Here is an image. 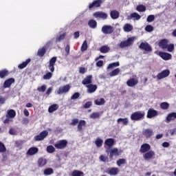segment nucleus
<instances>
[{"label": "nucleus", "instance_id": "f257e3e1", "mask_svg": "<svg viewBox=\"0 0 176 176\" xmlns=\"http://www.w3.org/2000/svg\"><path fill=\"white\" fill-rule=\"evenodd\" d=\"M134 41H135V37H129L127 40L121 41L119 44V46L121 49H124V47H129V46H131L133 43H134Z\"/></svg>", "mask_w": 176, "mask_h": 176}, {"label": "nucleus", "instance_id": "f03ea898", "mask_svg": "<svg viewBox=\"0 0 176 176\" xmlns=\"http://www.w3.org/2000/svg\"><path fill=\"white\" fill-rule=\"evenodd\" d=\"M145 117V112L144 111H135L131 115V120L138 121L142 120Z\"/></svg>", "mask_w": 176, "mask_h": 176}, {"label": "nucleus", "instance_id": "7ed1b4c3", "mask_svg": "<svg viewBox=\"0 0 176 176\" xmlns=\"http://www.w3.org/2000/svg\"><path fill=\"white\" fill-rule=\"evenodd\" d=\"M71 89V86L69 85H66L64 86H60L58 89L55 91V94H66L68 93Z\"/></svg>", "mask_w": 176, "mask_h": 176}, {"label": "nucleus", "instance_id": "20e7f679", "mask_svg": "<svg viewBox=\"0 0 176 176\" xmlns=\"http://www.w3.org/2000/svg\"><path fill=\"white\" fill-rule=\"evenodd\" d=\"M49 134L47 131H43L38 135H36L34 138V141H43L44 138H46Z\"/></svg>", "mask_w": 176, "mask_h": 176}, {"label": "nucleus", "instance_id": "39448f33", "mask_svg": "<svg viewBox=\"0 0 176 176\" xmlns=\"http://www.w3.org/2000/svg\"><path fill=\"white\" fill-rule=\"evenodd\" d=\"M67 145H68V141L62 140L56 143L54 146L56 148V149H64V148L67 147Z\"/></svg>", "mask_w": 176, "mask_h": 176}, {"label": "nucleus", "instance_id": "423d86ee", "mask_svg": "<svg viewBox=\"0 0 176 176\" xmlns=\"http://www.w3.org/2000/svg\"><path fill=\"white\" fill-rule=\"evenodd\" d=\"M94 16L96 19H101V20H107L108 19V14L104 12H96L94 13Z\"/></svg>", "mask_w": 176, "mask_h": 176}, {"label": "nucleus", "instance_id": "0eeeda50", "mask_svg": "<svg viewBox=\"0 0 176 176\" xmlns=\"http://www.w3.org/2000/svg\"><path fill=\"white\" fill-rule=\"evenodd\" d=\"M126 85L129 87H135L138 85V78H131L126 81Z\"/></svg>", "mask_w": 176, "mask_h": 176}, {"label": "nucleus", "instance_id": "6e6552de", "mask_svg": "<svg viewBox=\"0 0 176 176\" xmlns=\"http://www.w3.org/2000/svg\"><path fill=\"white\" fill-rule=\"evenodd\" d=\"M102 32L106 35L113 32V28L111 25H105L102 28Z\"/></svg>", "mask_w": 176, "mask_h": 176}, {"label": "nucleus", "instance_id": "1a4fd4ad", "mask_svg": "<svg viewBox=\"0 0 176 176\" xmlns=\"http://www.w3.org/2000/svg\"><path fill=\"white\" fill-rule=\"evenodd\" d=\"M158 56H160V57H161V58H162V60H164L165 61H168V60H171V58L173 57L171 54L163 52H160Z\"/></svg>", "mask_w": 176, "mask_h": 176}, {"label": "nucleus", "instance_id": "9d476101", "mask_svg": "<svg viewBox=\"0 0 176 176\" xmlns=\"http://www.w3.org/2000/svg\"><path fill=\"white\" fill-rule=\"evenodd\" d=\"M106 173L109 174V175H118V174H119V168H109L107 169Z\"/></svg>", "mask_w": 176, "mask_h": 176}, {"label": "nucleus", "instance_id": "9b49d317", "mask_svg": "<svg viewBox=\"0 0 176 176\" xmlns=\"http://www.w3.org/2000/svg\"><path fill=\"white\" fill-rule=\"evenodd\" d=\"M168 75H170V70L169 69L164 70L157 75V79H158L159 80H160L161 79H164V78H167Z\"/></svg>", "mask_w": 176, "mask_h": 176}, {"label": "nucleus", "instance_id": "f8f14e48", "mask_svg": "<svg viewBox=\"0 0 176 176\" xmlns=\"http://www.w3.org/2000/svg\"><path fill=\"white\" fill-rule=\"evenodd\" d=\"M139 49L145 50V52H152V47H151V45L146 42L141 43L139 45Z\"/></svg>", "mask_w": 176, "mask_h": 176}, {"label": "nucleus", "instance_id": "ddd939ff", "mask_svg": "<svg viewBox=\"0 0 176 176\" xmlns=\"http://www.w3.org/2000/svg\"><path fill=\"white\" fill-rule=\"evenodd\" d=\"M149 151H151V145H149L148 143L143 144L140 146V153H146L147 152H149Z\"/></svg>", "mask_w": 176, "mask_h": 176}, {"label": "nucleus", "instance_id": "4468645a", "mask_svg": "<svg viewBox=\"0 0 176 176\" xmlns=\"http://www.w3.org/2000/svg\"><path fill=\"white\" fill-rule=\"evenodd\" d=\"M15 80L14 78H10L8 80H6L3 85V89H9V87H10V86H12V85H13V83H14Z\"/></svg>", "mask_w": 176, "mask_h": 176}, {"label": "nucleus", "instance_id": "2eb2a0df", "mask_svg": "<svg viewBox=\"0 0 176 176\" xmlns=\"http://www.w3.org/2000/svg\"><path fill=\"white\" fill-rule=\"evenodd\" d=\"M39 152V148L36 147H31L27 151V155L28 156H34V155H36Z\"/></svg>", "mask_w": 176, "mask_h": 176}, {"label": "nucleus", "instance_id": "dca6fc26", "mask_svg": "<svg viewBox=\"0 0 176 176\" xmlns=\"http://www.w3.org/2000/svg\"><path fill=\"white\" fill-rule=\"evenodd\" d=\"M91 79H93V76H91V75L87 76L82 80V84L84 85V86H88L89 85H91Z\"/></svg>", "mask_w": 176, "mask_h": 176}, {"label": "nucleus", "instance_id": "f3484780", "mask_svg": "<svg viewBox=\"0 0 176 176\" xmlns=\"http://www.w3.org/2000/svg\"><path fill=\"white\" fill-rule=\"evenodd\" d=\"M155 116H157V111L153 109H149L147 112V118L152 119V118H155Z\"/></svg>", "mask_w": 176, "mask_h": 176}, {"label": "nucleus", "instance_id": "a211bd4d", "mask_svg": "<svg viewBox=\"0 0 176 176\" xmlns=\"http://www.w3.org/2000/svg\"><path fill=\"white\" fill-rule=\"evenodd\" d=\"M86 87L87 89V91L89 94L94 93L96 90H97V85H96L89 84V85H87Z\"/></svg>", "mask_w": 176, "mask_h": 176}, {"label": "nucleus", "instance_id": "6ab92c4d", "mask_svg": "<svg viewBox=\"0 0 176 176\" xmlns=\"http://www.w3.org/2000/svg\"><path fill=\"white\" fill-rule=\"evenodd\" d=\"M153 156H155V151H147L143 155V157H144V160H151V159H152V157H153Z\"/></svg>", "mask_w": 176, "mask_h": 176}, {"label": "nucleus", "instance_id": "aec40b11", "mask_svg": "<svg viewBox=\"0 0 176 176\" xmlns=\"http://www.w3.org/2000/svg\"><path fill=\"white\" fill-rule=\"evenodd\" d=\"M102 3V1L101 0L94 1L92 3L89 4V8L92 9V8H100Z\"/></svg>", "mask_w": 176, "mask_h": 176}, {"label": "nucleus", "instance_id": "412c9836", "mask_svg": "<svg viewBox=\"0 0 176 176\" xmlns=\"http://www.w3.org/2000/svg\"><path fill=\"white\" fill-rule=\"evenodd\" d=\"M176 119V113H170L169 114H168V116H166V123H170V122L173 121V120H175Z\"/></svg>", "mask_w": 176, "mask_h": 176}, {"label": "nucleus", "instance_id": "4be33fe9", "mask_svg": "<svg viewBox=\"0 0 176 176\" xmlns=\"http://www.w3.org/2000/svg\"><path fill=\"white\" fill-rule=\"evenodd\" d=\"M143 135H144L146 138H151V137L153 135V131L151 129H144L143 131Z\"/></svg>", "mask_w": 176, "mask_h": 176}, {"label": "nucleus", "instance_id": "5701e85b", "mask_svg": "<svg viewBox=\"0 0 176 176\" xmlns=\"http://www.w3.org/2000/svg\"><path fill=\"white\" fill-rule=\"evenodd\" d=\"M159 46L161 49H167V46H168V40L162 39L160 41Z\"/></svg>", "mask_w": 176, "mask_h": 176}, {"label": "nucleus", "instance_id": "b1692460", "mask_svg": "<svg viewBox=\"0 0 176 176\" xmlns=\"http://www.w3.org/2000/svg\"><path fill=\"white\" fill-rule=\"evenodd\" d=\"M133 30H134V28L130 23H126L123 26V31L124 32H131V31H133Z\"/></svg>", "mask_w": 176, "mask_h": 176}, {"label": "nucleus", "instance_id": "393cba45", "mask_svg": "<svg viewBox=\"0 0 176 176\" xmlns=\"http://www.w3.org/2000/svg\"><path fill=\"white\" fill-rule=\"evenodd\" d=\"M131 19H134V20H140L141 19V15L137 12H133L127 16V20H131Z\"/></svg>", "mask_w": 176, "mask_h": 176}, {"label": "nucleus", "instance_id": "a878e982", "mask_svg": "<svg viewBox=\"0 0 176 176\" xmlns=\"http://www.w3.org/2000/svg\"><path fill=\"white\" fill-rule=\"evenodd\" d=\"M104 145H107L109 148H112L115 145V140L113 138L107 139L104 141Z\"/></svg>", "mask_w": 176, "mask_h": 176}, {"label": "nucleus", "instance_id": "bb28decb", "mask_svg": "<svg viewBox=\"0 0 176 176\" xmlns=\"http://www.w3.org/2000/svg\"><path fill=\"white\" fill-rule=\"evenodd\" d=\"M119 155H120V153H119V149H118L117 148L110 149L111 159H112V157H113V156H119Z\"/></svg>", "mask_w": 176, "mask_h": 176}, {"label": "nucleus", "instance_id": "cd10ccee", "mask_svg": "<svg viewBox=\"0 0 176 176\" xmlns=\"http://www.w3.org/2000/svg\"><path fill=\"white\" fill-rule=\"evenodd\" d=\"M30 63H31V59L28 58L25 62H23L22 63L19 64L18 65V68L19 69H24V68H25V67H27L28 64H30Z\"/></svg>", "mask_w": 176, "mask_h": 176}, {"label": "nucleus", "instance_id": "c85d7f7f", "mask_svg": "<svg viewBox=\"0 0 176 176\" xmlns=\"http://www.w3.org/2000/svg\"><path fill=\"white\" fill-rule=\"evenodd\" d=\"M16 117V111L13 109H10L7 111L6 118L13 119Z\"/></svg>", "mask_w": 176, "mask_h": 176}, {"label": "nucleus", "instance_id": "c756f323", "mask_svg": "<svg viewBox=\"0 0 176 176\" xmlns=\"http://www.w3.org/2000/svg\"><path fill=\"white\" fill-rule=\"evenodd\" d=\"M46 53V47H43L38 50L37 55L38 57H43Z\"/></svg>", "mask_w": 176, "mask_h": 176}, {"label": "nucleus", "instance_id": "7c9ffc66", "mask_svg": "<svg viewBox=\"0 0 176 176\" xmlns=\"http://www.w3.org/2000/svg\"><path fill=\"white\" fill-rule=\"evenodd\" d=\"M47 164V160L43 157L39 158L38 160V164L40 167H44Z\"/></svg>", "mask_w": 176, "mask_h": 176}, {"label": "nucleus", "instance_id": "2f4dec72", "mask_svg": "<svg viewBox=\"0 0 176 176\" xmlns=\"http://www.w3.org/2000/svg\"><path fill=\"white\" fill-rule=\"evenodd\" d=\"M110 16L113 20H116V19H119V12L116 10H112L110 13Z\"/></svg>", "mask_w": 176, "mask_h": 176}, {"label": "nucleus", "instance_id": "473e14b6", "mask_svg": "<svg viewBox=\"0 0 176 176\" xmlns=\"http://www.w3.org/2000/svg\"><path fill=\"white\" fill-rule=\"evenodd\" d=\"M86 126V121L85 120H80L78 124V131H82L83 130V127Z\"/></svg>", "mask_w": 176, "mask_h": 176}, {"label": "nucleus", "instance_id": "72a5a7b5", "mask_svg": "<svg viewBox=\"0 0 176 176\" xmlns=\"http://www.w3.org/2000/svg\"><path fill=\"white\" fill-rule=\"evenodd\" d=\"M111 50V48L108 47V45H103L100 48V53L106 54L108 53Z\"/></svg>", "mask_w": 176, "mask_h": 176}, {"label": "nucleus", "instance_id": "f704fd0d", "mask_svg": "<svg viewBox=\"0 0 176 176\" xmlns=\"http://www.w3.org/2000/svg\"><path fill=\"white\" fill-rule=\"evenodd\" d=\"M120 73V69L116 68L109 73V76L111 77L116 76Z\"/></svg>", "mask_w": 176, "mask_h": 176}, {"label": "nucleus", "instance_id": "c9c22d12", "mask_svg": "<svg viewBox=\"0 0 176 176\" xmlns=\"http://www.w3.org/2000/svg\"><path fill=\"white\" fill-rule=\"evenodd\" d=\"M58 109V105L57 104H52L51 105L48 109V112L50 113H53L55 111H57Z\"/></svg>", "mask_w": 176, "mask_h": 176}, {"label": "nucleus", "instance_id": "e433bc0d", "mask_svg": "<svg viewBox=\"0 0 176 176\" xmlns=\"http://www.w3.org/2000/svg\"><path fill=\"white\" fill-rule=\"evenodd\" d=\"M88 25L89 27H90V28H97V21H96L95 20L91 19L89 22H88Z\"/></svg>", "mask_w": 176, "mask_h": 176}, {"label": "nucleus", "instance_id": "4c0bfd02", "mask_svg": "<svg viewBox=\"0 0 176 176\" xmlns=\"http://www.w3.org/2000/svg\"><path fill=\"white\" fill-rule=\"evenodd\" d=\"M118 123H122L124 126H127L129 124V119L128 118H118L117 120Z\"/></svg>", "mask_w": 176, "mask_h": 176}, {"label": "nucleus", "instance_id": "58836bf2", "mask_svg": "<svg viewBox=\"0 0 176 176\" xmlns=\"http://www.w3.org/2000/svg\"><path fill=\"white\" fill-rule=\"evenodd\" d=\"M102 142H104V140L100 138H97L95 141V144L98 148H101V146H102Z\"/></svg>", "mask_w": 176, "mask_h": 176}, {"label": "nucleus", "instance_id": "ea45409f", "mask_svg": "<svg viewBox=\"0 0 176 176\" xmlns=\"http://www.w3.org/2000/svg\"><path fill=\"white\" fill-rule=\"evenodd\" d=\"M54 173V171L53 170V168H46L43 171L44 175H52V174H53Z\"/></svg>", "mask_w": 176, "mask_h": 176}, {"label": "nucleus", "instance_id": "a19ab883", "mask_svg": "<svg viewBox=\"0 0 176 176\" xmlns=\"http://www.w3.org/2000/svg\"><path fill=\"white\" fill-rule=\"evenodd\" d=\"M96 105H104V104H105V99L104 98H100V99H97L94 101Z\"/></svg>", "mask_w": 176, "mask_h": 176}, {"label": "nucleus", "instance_id": "79ce46f5", "mask_svg": "<svg viewBox=\"0 0 176 176\" xmlns=\"http://www.w3.org/2000/svg\"><path fill=\"white\" fill-rule=\"evenodd\" d=\"M67 36V34L65 33H63L58 36L56 37V42H61V41H63V39Z\"/></svg>", "mask_w": 176, "mask_h": 176}, {"label": "nucleus", "instance_id": "37998d69", "mask_svg": "<svg viewBox=\"0 0 176 176\" xmlns=\"http://www.w3.org/2000/svg\"><path fill=\"white\" fill-rule=\"evenodd\" d=\"M120 65V63H119V62L112 63L108 65L107 69H111V68H116V67H119Z\"/></svg>", "mask_w": 176, "mask_h": 176}, {"label": "nucleus", "instance_id": "c03bdc74", "mask_svg": "<svg viewBox=\"0 0 176 176\" xmlns=\"http://www.w3.org/2000/svg\"><path fill=\"white\" fill-rule=\"evenodd\" d=\"M83 175H85L83 172L80 170H76L73 171L72 173V176H83Z\"/></svg>", "mask_w": 176, "mask_h": 176}, {"label": "nucleus", "instance_id": "a18cd8bd", "mask_svg": "<svg viewBox=\"0 0 176 176\" xmlns=\"http://www.w3.org/2000/svg\"><path fill=\"white\" fill-rule=\"evenodd\" d=\"M52 76H53V74H52V72H47L46 74L43 76V78L45 80H49L52 79Z\"/></svg>", "mask_w": 176, "mask_h": 176}, {"label": "nucleus", "instance_id": "49530a36", "mask_svg": "<svg viewBox=\"0 0 176 176\" xmlns=\"http://www.w3.org/2000/svg\"><path fill=\"white\" fill-rule=\"evenodd\" d=\"M136 10H138V12H145V10H146V7H145L144 5H139L137 6L136 8Z\"/></svg>", "mask_w": 176, "mask_h": 176}, {"label": "nucleus", "instance_id": "de8ad7c7", "mask_svg": "<svg viewBox=\"0 0 176 176\" xmlns=\"http://www.w3.org/2000/svg\"><path fill=\"white\" fill-rule=\"evenodd\" d=\"M6 152V146L5 144L0 142V153H5Z\"/></svg>", "mask_w": 176, "mask_h": 176}, {"label": "nucleus", "instance_id": "09e8293b", "mask_svg": "<svg viewBox=\"0 0 176 176\" xmlns=\"http://www.w3.org/2000/svg\"><path fill=\"white\" fill-rule=\"evenodd\" d=\"M46 89H47V87L43 85L41 87H38L37 90L39 91V93H45V91H46Z\"/></svg>", "mask_w": 176, "mask_h": 176}, {"label": "nucleus", "instance_id": "8fccbe9b", "mask_svg": "<svg viewBox=\"0 0 176 176\" xmlns=\"http://www.w3.org/2000/svg\"><path fill=\"white\" fill-rule=\"evenodd\" d=\"M89 118L91 119H98V118H100V113L94 112L90 114Z\"/></svg>", "mask_w": 176, "mask_h": 176}, {"label": "nucleus", "instance_id": "3c124183", "mask_svg": "<svg viewBox=\"0 0 176 176\" xmlns=\"http://www.w3.org/2000/svg\"><path fill=\"white\" fill-rule=\"evenodd\" d=\"M86 50H87V41L85 40L81 46V52H86Z\"/></svg>", "mask_w": 176, "mask_h": 176}, {"label": "nucleus", "instance_id": "603ef678", "mask_svg": "<svg viewBox=\"0 0 176 176\" xmlns=\"http://www.w3.org/2000/svg\"><path fill=\"white\" fill-rule=\"evenodd\" d=\"M56 151V148H54V146L50 145L47 147V152L48 153H53Z\"/></svg>", "mask_w": 176, "mask_h": 176}, {"label": "nucleus", "instance_id": "864d4df0", "mask_svg": "<svg viewBox=\"0 0 176 176\" xmlns=\"http://www.w3.org/2000/svg\"><path fill=\"white\" fill-rule=\"evenodd\" d=\"M57 61V57L54 56L50 60L49 65H52L54 67L56 62Z\"/></svg>", "mask_w": 176, "mask_h": 176}, {"label": "nucleus", "instance_id": "5fc2aeb1", "mask_svg": "<svg viewBox=\"0 0 176 176\" xmlns=\"http://www.w3.org/2000/svg\"><path fill=\"white\" fill-rule=\"evenodd\" d=\"M160 107H161L162 109H168L170 104H168L167 102H164L161 103Z\"/></svg>", "mask_w": 176, "mask_h": 176}, {"label": "nucleus", "instance_id": "6e6d98bb", "mask_svg": "<svg viewBox=\"0 0 176 176\" xmlns=\"http://www.w3.org/2000/svg\"><path fill=\"white\" fill-rule=\"evenodd\" d=\"M121 164H126L125 159H120L117 161V166H118V167H120Z\"/></svg>", "mask_w": 176, "mask_h": 176}, {"label": "nucleus", "instance_id": "4d7b16f0", "mask_svg": "<svg viewBox=\"0 0 176 176\" xmlns=\"http://www.w3.org/2000/svg\"><path fill=\"white\" fill-rule=\"evenodd\" d=\"M8 74V70L4 69V70H1L0 71V78H5L6 75Z\"/></svg>", "mask_w": 176, "mask_h": 176}, {"label": "nucleus", "instance_id": "13d9d810", "mask_svg": "<svg viewBox=\"0 0 176 176\" xmlns=\"http://www.w3.org/2000/svg\"><path fill=\"white\" fill-rule=\"evenodd\" d=\"M80 96V94H79V92H76L71 97V100H78V98H79Z\"/></svg>", "mask_w": 176, "mask_h": 176}, {"label": "nucleus", "instance_id": "bf43d9fd", "mask_svg": "<svg viewBox=\"0 0 176 176\" xmlns=\"http://www.w3.org/2000/svg\"><path fill=\"white\" fill-rule=\"evenodd\" d=\"M145 31H146L147 32H152V31H153V26L151 25H146L145 28Z\"/></svg>", "mask_w": 176, "mask_h": 176}, {"label": "nucleus", "instance_id": "052dcab7", "mask_svg": "<svg viewBox=\"0 0 176 176\" xmlns=\"http://www.w3.org/2000/svg\"><path fill=\"white\" fill-rule=\"evenodd\" d=\"M168 52H169L170 53H171V52H173V50H174V44H168V46L166 47Z\"/></svg>", "mask_w": 176, "mask_h": 176}, {"label": "nucleus", "instance_id": "680f3d73", "mask_svg": "<svg viewBox=\"0 0 176 176\" xmlns=\"http://www.w3.org/2000/svg\"><path fill=\"white\" fill-rule=\"evenodd\" d=\"M6 102V98L0 96V107Z\"/></svg>", "mask_w": 176, "mask_h": 176}, {"label": "nucleus", "instance_id": "e2e57ef3", "mask_svg": "<svg viewBox=\"0 0 176 176\" xmlns=\"http://www.w3.org/2000/svg\"><path fill=\"white\" fill-rule=\"evenodd\" d=\"M153 20H155V15H149L147 17L148 23H152V21H153Z\"/></svg>", "mask_w": 176, "mask_h": 176}, {"label": "nucleus", "instance_id": "0e129e2a", "mask_svg": "<svg viewBox=\"0 0 176 176\" xmlns=\"http://www.w3.org/2000/svg\"><path fill=\"white\" fill-rule=\"evenodd\" d=\"M69 49H70V47H69V45H66V47H65V56H68V54H69Z\"/></svg>", "mask_w": 176, "mask_h": 176}, {"label": "nucleus", "instance_id": "69168bd1", "mask_svg": "<svg viewBox=\"0 0 176 176\" xmlns=\"http://www.w3.org/2000/svg\"><path fill=\"white\" fill-rule=\"evenodd\" d=\"M52 91H53V87H49L47 89L45 94H47V96H50V94H52Z\"/></svg>", "mask_w": 176, "mask_h": 176}, {"label": "nucleus", "instance_id": "338daca9", "mask_svg": "<svg viewBox=\"0 0 176 176\" xmlns=\"http://www.w3.org/2000/svg\"><path fill=\"white\" fill-rule=\"evenodd\" d=\"M168 133L170 134V135H174L176 134V128H174L173 129H170L168 131Z\"/></svg>", "mask_w": 176, "mask_h": 176}, {"label": "nucleus", "instance_id": "774afa93", "mask_svg": "<svg viewBox=\"0 0 176 176\" xmlns=\"http://www.w3.org/2000/svg\"><path fill=\"white\" fill-rule=\"evenodd\" d=\"M91 105H92L91 102H87L85 103V104L84 105V108H86V109L90 108V107H91Z\"/></svg>", "mask_w": 176, "mask_h": 176}]
</instances>
